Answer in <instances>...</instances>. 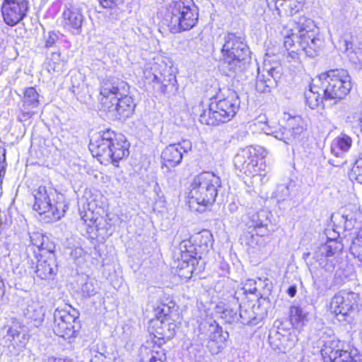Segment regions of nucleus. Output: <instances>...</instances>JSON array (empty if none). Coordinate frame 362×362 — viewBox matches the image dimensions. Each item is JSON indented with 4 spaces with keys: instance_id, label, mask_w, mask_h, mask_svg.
Instances as JSON below:
<instances>
[{
    "instance_id": "nucleus-8",
    "label": "nucleus",
    "mask_w": 362,
    "mask_h": 362,
    "mask_svg": "<svg viewBox=\"0 0 362 362\" xmlns=\"http://www.w3.org/2000/svg\"><path fill=\"white\" fill-rule=\"evenodd\" d=\"M166 17L171 32L178 33L196 25L199 10L193 0L171 1L167 6Z\"/></svg>"
},
{
    "instance_id": "nucleus-45",
    "label": "nucleus",
    "mask_w": 362,
    "mask_h": 362,
    "mask_svg": "<svg viewBox=\"0 0 362 362\" xmlns=\"http://www.w3.org/2000/svg\"><path fill=\"white\" fill-rule=\"evenodd\" d=\"M81 289L83 294L88 297L93 296L97 292L94 283L92 281H87L83 284Z\"/></svg>"
},
{
    "instance_id": "nucleus-9",
    "label": "nucleus",
    "mask_w": 362,
    "mask_h": 362,
    "mask_svg": "<svg viewBox=\"0 0 362 362\" xmlns=\"http://www.w3.org/2000/svg\"><path fill=\"white\" fill-rule=\"evenodd\" d=\"M316 82L320 83L325 100H341L351 89V76L345 69H331L321 74Z\"/></svg>"
},
{
    "instance_id": "nucleus-17",
    "label": "nucleus",
    "mask_w": 362,
    "mask_h": 362,
    "mask_svg": "<svg viewBox=\"0 0 362 362\" xmlns=\"http://www.w3.org/2000/svg\"><path fill=\"white\" fill-rule=\"evenodd\" d=\"M29 1L22 0H4L1 7L4 22L10 26L16 25L26 16Z\"/></svg>"
},
{
    "instance_id": "nucleus-63",
    "label": "nucleus",
    "mask_w": 362,
    "mask_h": 362,
    "mask_svg": "<svg viewBox=\"0 0 362 362\" xmlns=\"http://www.w3.org/2000/svg\"><path fill=\"white\" fill-rule=\"evenodd\" d=\"M272 2H268V6H270Z\"/></svg>"
},
{
    "instance_id": "nucleus-57",
    "label": "nucleus",
    "mask_w": 362,
    "mask_h": 362,
    "mask_svg": "<svg viewBox=\"0 0 362 362\" xmlns=\"http://www.w3.org/2000/svg\"><path fill=\"white\" fill-rule=\"evenodd\" d=\"M344 45L346 46V49L347 50L349 48V45H351V43H349L348 41L345 40L344 41Z\"/></svg>"
},
{
    "instance_id": "nucleus-46",
    "label": "nucleus",
    "mask_w": 362,
    "mask_h": 362,
    "mask_svg": "<svg viewBox=\"0 0 362 362\" xmlns=\"http://www.w3.org/2000/svg\"><path fill=\"white\" fill-rule=\"evenodd\" d=\"M186 267H180L179 269V276L185 279H190L193 272V267L191 262H185Z\"/></svg>"
},
{
    "instance_id": "nucleus-1",
    "label": "nucleus",
    "mask_w": 362,
    "mask_h": 362,
    "mask_svg": "<svg viewBox=\"0 0 362 362\" xmlns=\"http://www.w3.org/2000/svg\"><path fill=\"white\" fill-rule=\"evenodd\" d=\"M129 86L118 78L104 80L100 86V103L103 109L113 120L129 117L134 112L136 104L129 95Z\"/></svg>"
},
{
    "instance_id": "nucleus-14",
    "label": "nucleus",
    "mask_w": 362,
    "mask_h": 362,
    "mask_svg": "<svg viewBox=\"0 0 362 362\" xmlns=\"http://www.w3.org/2000/svg\"><path fill=\"white\" fill-rule=\"evenodd\" d=\"M343 250V245L337 239H328L325 244L321 245L315 252L314 258L320 266L327 272L334 270L336 261L332 258L334 255Z\"/></svg>"
},
{
    "instance_id": "nucleus-6",
    "label": "nucleus",
    "mask_w": 362,
    "mask_h": 362,
    "mask_svg": "<svg viewBox=\"0 0 362 362\" xmlns=\"http://www.w3.org/2000/svg\"><path fill=\"white\" fill-rule=\"evenodd\" d=\"M221 187L219 177L210 172H202L195 176L191 183L189 192V206L197 211L195 204L206 207L211 206L216 201L218 189Z\"/></svg>"
},
{
    "instance_id": "nucleus-20",
    "label": "nucleus",
    "mask_w": 362,
    "mask_h": 362,
    "mask_svg": "<svg viewBox=\"0 0 362 362\" xmlns=\"http://www.w3.org/2000/svg\"><path fill=\"white\" fill-rule=\"evenodd\" d=\"M298 341L294 333L286 332L282 334L274 330L269 335V342L272 348L279 353L286 354L290 351Z\"/></svg>"
},
{
    "instance_id": "nucleus-19",
    "label": "nucleus",
    "mask_w": 362,
    "mask_h": 362,
    "mask_svg": "<svg viewBox=\"0 0 362 362\" xmlns=\"http://www.w3.org/2000/svg\"><path fill=\"white\" fill-rule=\"evenodd\" d=\"M303 124L304 122L301 117L294 116L288 119V128L281 127L273 132L272 134L276 139L289 144L303 132Z\"/></svg>"
},
{
    "instance_id": "nucleus-10",
    "label": "nucleus",
    "mask_w": 362,
    "mask_h": 362,
    "mask_svg": "<svg viewBox=\"0 0 362 362\" xmlns=\"http://www.w3.org/2000/svg\"><path fill=\"white\" fill-rule=\"evenodd\" d=\"M359 295L354 292H340L334 296L330 303V310L337 320L344 324L354 321V313L357 308Z\"/></svg>"
},
{
    "instance_id": "nucleus-44",
    "label": "nucleus",
    "mask_w": 362,
    "mask_h": 362,
    "mask_svg": "<svg viewBox=\"0 0 362 362\" xmlns=\"http://www.w3.org/2000/svg\"><path fill=\"white\" fill-rule=\"evenodd\" d=\"M45 41L46 48L54 47L59 41V35L56 33L50 31L47 36H45Z\"/></svg>"
},
{
    "instance_id": "nucleus-38",
    "label": "nucleus",
    "mask_w": 362,
    "mask_h": 362,
    "mask_svg": "<svg viewBox=\"0 0 362 362\" xmlns=\"http://www.w3.org/2000/svg\"><path fill=\"white\" fill-rule=\"evenodd\" d=\"M274 87V80L267 77L264 73H258L257 76L255 88L259 93L269 92L272 88Z\"/></svg>"
},
{
    "instance_id": "nucleus-13",
    "label": "nucleus",
    "mask_w": 362,
    "mask_h": 362,
    "mask_svg": "<svg viewBox=\"0 0 362 362\" xmlns=\"http://www.w3.org/2000/svg\"><path fill=\"white\" fill-rule=\"evenodd\" d=\"M21 267L18 266L14 269V272L23 276L28 272H34L37 276L41 279H48L52 278L57 270V265L53 259H47L45 260H37V263L35 267L33 259H30L28 256L27 259L23 260Z\"/></svg>"
},
{
    "instance_id": "nucleus-12",
    "label": "nucleus",
    "mask_w": 362,
    "mask_h": 362,
    "mask_svg": "<svg viewBox=\"0 0 362 362\" xmlns=\"http://www.w3.org/2000/svg\"><path fill=\"white\" fill-rule=\"evenodd\" d=\"M320 354L324 362H339L344 354L349 352L350 346L345 349L344 344L334 335L323 334L319 341Z\"/></svg>"
},
{
    "instance_id": "nucleus-47",
    "label": "nucleus",
    "mask_w": 362,
    "mask_h": 362,
    "mask_svg": "<svg viewBox=\"0 0 362 362\" xmlns=\"http://www.w3.org/2000/svg\"><path fill=\"white\" fill-rule=\"evenodd\" d=\"M35 112L30 107L26 108L23 105L21 109V114L18 117V120L21 122H25L28 119H30L33 115Z\"/></svg>"
},
{
    "instance_id": "nucleus-33",
    "label": "nucleus",
    "mask_w": 362,
    "mask_h": 362,
    "mask_svg": "<svg viewBox=\"0 0 362 362\" xmlns=\"http://www.w3.org/2000/svg\"><path fill=\"white\" fill-rule=\"evenodd\" d=\"M29 237L32 245L31 250H33V247H36L39 251L52 252V244L49 243V238L42 233L34 232L30 233Z\"/></svg>"
},
{
    "instance_id": "nucleus-41",
    "label": "nucleus",
    "mask_w": 362,
    "mask_h": 362,
    "mask_svg": "<svg viewBox=\"0 0 362 362\" xmlns=\"http://www.w3.org/2000/svg\"><path fill=\"white\" fill-rule=\"evenodd\" d=\"M25 314L28 318L34 320H41L44 315L42 308L36 303L28 305Z\"/></svg>"
},
{
    "instance_id": "nucleus-35",
    "label": "nucleus",
    "mask_w": 362,
    "mask_h": 362,
    "mask_svg": "<svg viewBox=\"0 0 362 362\" xmlns=\"http://www.w3.org/2000/svg\"><path fill=\"white\" fill-rule=\"evenodd\" d=\"M306 313L299 306L293 305L290 308V321L293 327H301L306 319Z\"/></svg>"
},
{
    "instance_id": "nucleus-55",
    "label": "nucleus",
    "mask_w": 362,
    "mask_h": 362,
    "mask_svg": "<svg viewBox=\"0 0 362 362\" xmlns=\"http://www.w3.org/2000/svg\"><path fill=\"white\" fill-rule=\"evenodd\" d=\"M48 362H73V361L69 359L51 358H49Z\"/></svg>"
},
{
    "instance_id": "nucleus-7",
    "label": "nucleus",
    "mask_w": 362,
    "mask_h": 362,
    "mask_svg": "<svg viewBox=\"0 0 362 362\" xmlns=\"http://www.w3.org/2000/svg\"><path fill=\"white\" fill-rule=\"evenodd\" d=\"M221 52L223 64L228 75L240 73L250 54L244 38L232 33L224 36Z\"/></svg>"
},
{
    "instance_id": "nucleus-61",
    "label": "nucleus",
    "mask_w": 362,
    "mask_h": 362,
    "mask_svg": "<svg viewBox=\"0 0 362 362\" xmlns=\"http://www.w3.org/2000/svg\"><path fill=\"white\" fill-rule=\"evenodd\" d=\"M2 194V189L0 188V194Z\"/></svg>"
},
{
    "instance_id": "nucleus-62",
    "label": "nucleus",
    "mask_w": 362,
    "mask_h": 362,
    "mask_svg": "<svg viewBox=\"0 0 362 362\" xmlns=\"http://www.w3.org/2000/svg\"><path fill=\"white\" fill-rule=\"evenodd\" d=\"M1 184H2V180H0V186H1ZM0 188H1V187H0Z\"/></svg>"
},
{
    "instance_id": "nucleus-31",
    "label": "nucleus",
    "mask_w": 362,
    "mask_h": 362,
    "mask_svg": "<svg viewBox=\"0 0 362 362\" xmlns=\"http://www.w3.org/2000/svg\"><path fill=\"white\" fill-rule=\"evenodd\" d=\"M153 81L158 85L159 90L164 94L173 93L177 90L176 77L171 74L168 75L160 74V76L154 75Z\"/></svg>"
},
{
    "instance_id": "nucleus-48",
    "label": "nucleus",
    "mask_w": 362,
    "mask_h": 362,
    "mask_svg": "<svg viewBox=\"0 0 362 362\" xmlns=\"http://www.w3.org/2000/svg\"><path fill=\"white\" fill-rule=\"evenodd\" d=\"M157 318L156 319H165V317H170V307L163 305L162 307H158L156 310Z\"/></svg>"
},
{
    "instance_id": "nucleus-4",
    "label": "nucleus",
    "mask_w": 362,
    "mask_h": 362,
    "mask_svg": "<svg viewBox=\"0 0 362 362\" xmlns=\"http://www.w3.org/2000/svg\"><path fill=\"white\" fill-rule=\"evenodd\" d=\"M240 104L237 93L229 90L226 96H217L210 102L208 110L200 115L199 121L203 124L211 126L228 122L237 114Z\"/></svg>"
},
{
    "instance_id": "nucleus-28",
    "label": "nucleus",
    "mask_w": 362,
    "mask_h": 362,
    "mask_svg": "<svg viewBox=\"0 0 362 362\" xmlns=\"http://www.w3.org/2000/svg\"><path fill=\"white\" fill-rule=\"evenodd\" d=\"M352 146V139L344 134L337 136L332 143L331 152L336 157L343 158Z\"/></svg>"
},
{
    "instance_id": "nucleus-5",
    "label": "nucleus",
    "mask_w": 362,
    "mask_h": 362,
    "mask_svg": "<svg viewBox=\"0 0 362 362\" xmlns=\"http://www.w3.org/2000/svg\"><path fill=\"white\" fill-rule=\"evenodd\" d=\"M35 203L33 209L49 222L59 220L66 211L67 205L64 197L55 189L48 185H40L33 191Z\"/></svg>"
},
{
    "instance_id": "nucleus-11",
    "label": "nucleus",
    "mask_w": 362,
    "mask_h": 362,
    "mask_svg": "<svg viewBox=\"0 0 362 362\" xmlns=\"http://www.w3.org/2000/svg\"><path fill=\"white\" fill-rule=\"evenodd\" d=\"M78 312L71 306L57 308L54 313L53 331L60 337L69 339L74 336L75 323L78 318Z\"/></svg>"
},
{
    "instance_id": "nucleus-26",
    "label": "nucleus",
    "mask_w": 362,
    "mask_h": 362,
    "mask_svg": "<svg viewBox=\"0 0 362 362\" xmlns=\"http://www.w3.org/2000/svg\"><path fill=\"white\" fill-rule=\"evenodd\" d=\"M259 309V306H250L240 305L239 311V321L243 325H255L258 324L264 317V313H257L256 310Z\"/></svg>"
},
{
    "instance_id": "nucleus-27",
    "label": "nucleus",
    "mask_w": 362,
    "mask_h": 362,
    "mask_svg": "<svg viewBox=\"0 0 362 362\" xmlns=\"http://www.w3.org/2000/svg\"><path fill=\"white\" fill-rule=\"evenodd\" d=\"M197 249V244H194L191 239L182 240L180 243V250L183 262H191L194 264L197 259H202V256Z\"/></svg>"
},
{
    "instance_id": "nucleus-40",
    "label": "nucleus",
    "mask_w": 362,
    "mask_h": 362,
    "mask_svg": "<svg viewBox=\"0 0 362 362\" xmlns=\"http://www.w3.org/2000/svg\"><path fill=\"white\" fill-rule=\"evenodd\" d=\"M85 88V83L81 81L80 75L71 76V86L70 90L74 95L77 96L78 99L82 98L81 94Z\"/></svg>"
},
{
    "instance_id": "nucleus-23",
    "label": "nucleus",
    "mask_w": 362,
    "mask_h": 362,
    "mask_svg": "<svg viewBox=\"0 0 362 362\" xmlns=\"http://www.w3.org/2000/svg\"><path fill=\"white\" fill-rule=\"evenodd\" d=\"M84 21V16L81 8L70 6L63 12V23L64 27L75 34H79Z\"/></svg>"
},
{
    "instance_id": "nucleus-52",
    "label": "nucleus",
    "mask_w": 362,
    "mask_h": 362,
    "mask_svg": "<svg viewBox=\"0 0 362 362\" xmlns=\"http://www.w3.org/2000/svg\"><path fill=\"white\" fill-rule=\"evenodd\" d=\"M355 127L358 129L360 132L362 133V113L355 121Z\"/></svg>"
},
{
    "instance_id": "nucleus-64",
    "label": "nucleus",
    "mask_w": 362,
    "mask_h": 362,
    "mask_svg": "<svg viewBox=\"0 0 362 362\" xmlns=\"http://www.w3.org/2000/svg\"><path fill=\"white\" fill-rule=\"evenodd\" d=\"M35 259H37V255H36V254L35 255Z\"/></svg>"
},
{
    "instance_id": "nucleus-39",
    "label": "nucleus",
    "mask_w": 362,
    "mask_h": 362,
    "mask_svg": "<svg viewBox=\"0 0 362 362\" xmlns=\"http://www.w3.org/2000/svg\"><path fill=\"white\" fill-rule=\"evenodd\" d=\"M245 153H243V156H252L253 158H256L257 163L259 160L264 159L267 155V152L264 148L260 146H248L245 148Z\"/></svg>"
},
{
    "instance_id": "nucleus-58",
    "label": "nucleus",
    "mask_w": 362,
    "mask_h": 362,
    "mask_svg": "<svg viewBox=\"0 0 362 362\" xmlns=\"http://www.w3.org/2000/svg\"><path fill=\"white\" fill-rule=\"evenodd\" d=\"M248 284H250V286H252V284H255V282L252 280H249Z\"/></svg>"
},
{
    "instance_id": "nucleus-36",
    "label": "nucleus",
    "mask_w": 362,
    "mask_h": 362,
    "mask_svg": "<svg viewBox=\"0 0 362 362\" xmlns=\"http://www.w3.org/2000/svg\"><path fill=\"white\" fill-rule=\"evenodd\" d=\"M39 104L38 93L33 87L26 88L24 91L23 105L26 108H35Z\"/></svg>"
},
{
    "instance_id": "nucleus-49",
    "label": "nucleus",
    "mask_w": 362,
    "mask_h": 362,
    "mask_svg": "<svg viewBox=\"0 0 362 362\" xmlns=\"http://www.w3.org/2000/svg\"><path fill=\"white\" fill-rule=\"evenodd\" d=\"M267 77L274 80V86H276L277 81L280 78L281 74L279 70L276 68H271L269 70H267L265 73Z\"/></svg>"
},
{
    "instance_id": "nucleus-37",
    "label": "nucleus",
    "mask_w": 362,
    "mask_h": 362,
    "mask_svg": "<svg viewBox=\"0 0 362 362\" xmlns=\"http://www.w3.org/2000/svg\"><path fill=\"white\" fill-rule=\"evenodd\" d=\"M64 65V62L61 59V53L59 51L52 52L48 62L49 72L60 73L63 71Z\"/></svg>"
},
{
    "instance_id": "nucleus-21",
    "label": "nucleus",
    "mask_w": 362,
    "mask_h": 362,
    "mask_svg": "<svg viewBox=\"0 0 362 362\" xmlns=\"http://www.w3.org/2000/svg\"><path fill=\"white\" fill-rule=\"evenodd\" d=\"M153 328L155 333L154 337L158 338V341L155 343L160 346L165 342V340L172 339L175 334L177 325L170 317L165 319H156L152 320Z\"/></svg>"
},
{
    "instance_id": "nucleus-59",
    "label": "nucleus",
    "mask_w": 362,
    "mask_h": 362,
    "mask_svg": "<svg viewBox=\"0 0 362 362\" xmlns=\"http://www.w3.org/2000/svg\"><path fill=\"white\" fill-rule=\"evenodd\" d=\"M329 163H331V164H332V165H335V166H339V165H340V164H334V163H333L332 162V160H329Z\"/></svg>"
},
{
    "instance_id": "nucleus-3",
    "label": "nucleus",
    "mask_w": 362,
    "mask_h": 362,
    "mask_svg": "<svg viewBox=\"0 0 362 362\" xmlns=\"http://www.w3.org/2000/svg\"><path fill=\"white\" fill-rule=\"evenodd\" d=\"M129 146L122 136L117 137L115 132L107 129L90 141L89 149L101 163H112L117 166L119 160L129 156Z\"/></svg>"
},
{
    "instance_id": "nucleus-32",
    "label": "nucleus",
    "mask_w": 362,
    "mask_h": 362,
    "mask_svg": "<svg viewBox=\"0 0 362 362\" xmlns=\"http://www.w3.org/2000/svg\"><path fill=\"white\" fill-rule=\"evenodd\" d=\"M165 359V354L159 345L153 349L147 346H142L140 349L141 362H163Z\"/></svg>"
},
{
    "instance_id": "nucleus-56",
    "label": "nucleus",
    "mask_w": 362,
    "mask_h": 362,
    "mask_svg": "<svg viewBox=\"0 0 362 362\" xmlns=\"http://www.w3.org/2000/svg\"><path fill=\"white\" fill-rule=\"evenodd\" d=\"M243 289L244 290L245 293L249 292L250 293H253L257 291V288L255 286H254L253 288H250L248 289H247L244 287Z\"/></svg>"
},
{
    "instance_id": "nucleus-34",
    "label": "nucleus",
    "mask_w": 362,
    "mask_h": 362,
    "mask_svg": "<svg viewBox=\"0 0 362 362\" xmlns=\"http://www.w3.org/2000/svg\"><path fill=\"white\" fill-rule=\"evenodd\" d=\"M194 242L198 247V251L202 256L209 252V247L212 245L213 236L209 230H203L196 235Z\"/></svg>"
},
{
    "instance_id": "nucleus-18",
    "label": "nucleus",
    "mask_w": 362,
    "mask_h": 362,
    "mask_svg": "<svg viewBox=\"0 0 362 362\" xmlns=\"http://www.w3.org/2000/svg\"><path fill=\"white\" fill-rule=\"evenodd\" d=\"M207 327L208 343L207 348L212 354H217L221 352L226 346V343L228 339L229 334L227 332H223L222 327L216 322L209 325H204L201 329Z\"/></svg>"
},
{
    "instance_id": "nucleus-54",
    "label": "nucleus",
    "mask_w": 362,
    "mask_h": 362,
    "mask_svg": "<svg viewBox=\"0 0 362 362\" xmlns=\"http://www.w3.org/2000/svg\"><path fill=\"white\" fill-rule=\"evenodd\" d=\"M287 293L291 297H294L296 294V287L294 286H290L287 290Z\"/></svg>"
},
{
    "instance_id": "nucleus-22",
    "label": "nucleus",
    "mask_w": 362,
    "mask_h": 362,
    "mask_svg": "<svg viewBox=\"0 0 362 362\" xmlns=\"http://www.w3.org/2000/svg\"><path fill=\"white\" fill-rule=\"evenodd\" d=\"M3 339L5 341V345L8 348L12 347L13 349L20 351L25 346L28 337L23 332L21 325L13 322L8 329Z\"/></svg>"
},
{
    "instance_id": "nucleus-2",
    "label": "nucleus",
    "mask_w": 362,
    "mask_h": 362,
    "mask_svg": "<svg viewBox=\"0 0 362 362\" xmlns=\"http://www.w3.org/2000/svg\"><path fill=\"white\" fill-rule=\"evenodd\" d=\"M296 33L288 35L284 40V46L288 52V57L296 60L304 53L309 57H315L320 52L322 40L319 37V28L314 21L304 16L295 21Z\"/></svg>"
},
{
    "instance_id": "nucleus-16",
    "label": "nucleus",
    "mask_w": 362,
    "mask_h": 362,
    "mask_svg": "<svg viewBox=\"0 0 362 362\" xmlns=\"http://www.w3.org/2000/svg\"><path fill=\"white\" fill-rule=\"evenodd\" d=\"M192 150V143L189 140H182L181 142L167 146L161 153V162L163 168L167 169L175 168L182 162L185 153ZM170 172V170H168Z\"/></svg>"
},
{
    "instance_id": "nucleus-30",
    "label": "nucleus",
    "mask_w": 362,
    "mask_h": 362,
    "mask_svg": "<svg viewBox=\"0 0 362 362\" xmlns=\"http://www.w3.org/2000/svg\"><path fill=\"white\" fill-rule=\"evenodd\" d=\"M305 2V0H284V2L277 0L274 4V7L279 16L281 13L280 9V6H281L285 14L291 16L303 8Z\"/></svg>"
},
{
    "instance_id": "nucleus-53",
    "label": "nucleus",
    "mask_w": 362,
    "mask_h": 362,
    "mask_svg": "<svg viewBox=\"0 0 362 362\" xmlns=\"http://www.w3.org/2000/svg\"><path fill=\"white\" fill-rule=\"evenodd\" d=\"M5 294V285L3 279L0 277V299L3 298Z\"/></svg>"
},
{
    "instance_id": "nucleus-43",
    "label": "nucleus",
    "mask_w": 362,
    "mask_h": 362,
    "mask_svg": "<svg viewBox=\"0 0 362 362\" xmlns=\"http://www.w3.org/2000/svg\"><path fill=\"white\" fill-rule=\"evenodd\" d=\"M80 214L81 219L84 224H86L89 228L94 226L96 218L93 211L88 209L84 212L81 211Z\"/></svg>"
},
{
    "instance_id": "nucleus-29",
    "label": "nucleus",
    "mask_w": 362,
    "mask_h": 362,
    "mask_svg": "<svg viewBox=\"0 0 362 362\" xmlns=\"http://www.w3.org/2000/svg\"><path fill=\"white\" fill-rule=\"evenodd\" d=\"M322 88L320 83L316 82V79L313 80L310 85L308 90L305 92V98L306 104L311 108L315 109L325 99L324 95L322 97Z\"/></svg>"
},
{
    "instance_id": "nucleus-51",
    "label": "nucleus",
    "mask_w": 362,
    "mask_h": 362,
    "mask_svg": "<svg viewBox=\"0 0 362 362\" xmlns=\"http://www.w3.org/2000/svg\"><path fill=\"white\" fill-rule=\"evenodd\" d=\"M279 190H281L282 192L284 194V199L289 196V188L288 185H279Z\"/></svg>"
},
{
    "instance_id": "nucleus-50",
    "label": "nucleus",
    "mask_w": 362,
    "mask_h": 362,
    "mask_svg": "<svg viewBox=\"0 0 362 362\" xmlns=\"http://www.w3.org/2000/svg\"><path fill=\"white\" fill-rule=\"evenodd\" d=\"M100 5L103 8H113L116 4L117 0H99Z\"/></svg>"
},
{
    "instance_id": "nucleus-24",
    "label": "nucleus",
    "mask_w": 362,
    "mask_h": 362,
    "mask_svg": "<svg viewBox=\"0 0 362 362\" xmlns=\"http://www.w3.org/2000/svg\"><path fill=\"white\" fill-rule=\"evenodd\" d=\"M245 149L240 150L234 158V165L237 170L247 175H252L257 173V161L252 156H243Z\"/></svg>"
},
{
    "instance_id": "nucleus-42",
    "label": "nucleus",
    "mask_w": 362,
    "mask_h": 362,
    "mask_svg": "<svg viewBox=\"0 0 362 362\" xmlns=\"http://www.w3.org/2000/svg\"><path fill=\"white\" fill-rule=\"evenodd\" d=\"M351 180L362 184V157L357 159L349 173Z\"/></svg>"
},
{
    "instance_id": "nucleus-60",
    "label": "nucleus",
    "mask_w": 362,
    "mask_h": 362,
    "mask_svg": "<svg viewBox=\"0 0 362 362\" xmlns=\"http://www.w3.org/2000/svg\"><path fill=\"white\" fill-rule=\"evenodd\" d=\"M77 250H79L80 254L82 252V250L81 248L76 249V252H77Z\"/></svg>"
},
{
    "instance_id": "nucleus-15",
    "label": "nucleus",
    "mask_w": 362,
    "mask_h": 362,
    "mask_svg": "<svg viewBox=\"0 0 362 362\" xmlns=\"http://www.w3.org/2000/svg\"><path fill=\"white\" fill-rule=\"evenodd\" d=\"M269 222V213L265 210L249 212L245 219V224L248 228L252 229V231L246 235V237L250 235L251 238V240H249L247 244L252 245L257 243L255 235L257 237L268 235V225Z\"/></svg>"
},
{
    "instance_id": "nucleus-25",
    "label": "nucleus",
    "mask_w": 362,
    "mask_h": 362,
    "mask_svg": "<svg viewBox=\"0 0 362 362\" xmlns=\"http://www.w3.org/2000/svg\"><path fill=\"white\" fill-rule=\"evenodd\" d=\"M240 305L235 298L228 304L223 306H216V312L221 315V317L228 324L239 321V311Z\"/></svg>"
}]
</instances>
